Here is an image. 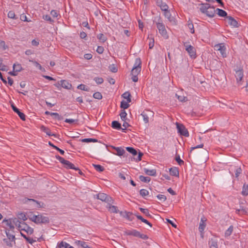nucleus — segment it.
<instances>
[{
  "label": "nucleus",
  "instance_id": "obj_64",
  "mask_svg": "<svg viewBox=\"0 0 248 248\" xmlns=\"http://www.w3.org/2000/svg\"><path fill=\"white\" fill-rule=\"evenodd\" d=\"M104 51V48L102 46H98L96 49V52L99 54H102Z\"/></svg>",
  "mask_w": 248,
  "mask_h": 248
},
{
  "label": "nucleus",
  "instance_id": "obj_37",
  "mask_svg": "<svg viewBox=\"0 0 248 248\" xmlns=\"http://www.w3.org/2000/svg\"><path fill=\"white\" fill-rule=\"evenodd\" d=\"M138 67L141 68V61L140 58H136L133 68H137Z\"/></svg>",
  "mask_w": 248,
  "mask_h": 248
},
{
  "label": "nucleus",
  "instance_id": "obj_20",
  "mask_svg": "<svg viewBox=\"0 0 248 248\" xmlns=\"http://www.w3.org/2000/svg\"><path fill=\"white\" fill-rule=\"evenodd\" d=\"M61 83L62 87L66 89H70L72 86L71 83H70L68 81L65 80H61L60 81Z\"/></svg>",
  "mask_w": 248,
  "mask_h": 248
},
{
  "label": "nucleus",
  "instance_id": "obj_54",
  "mask_svg": "<svg viewBox=\"0 0 248 248\" xmlns=\"http://www.w3.org/2000/svg\"><path fill=\"white\" fill-rule=\"evenodd\" d=\"M148 39H149V48L152 49L154 47V44H155L154 39L153 38L148 37Z\"/></svg>",
  "mask_w": 248,
  "mask_h": 248
},
{
  "label": "nucleus",
  "instance_id": "obj_19",
  "mask_svg": "<svg viewBox=\"0 0 248 248\" xmlns=\"http://www.w3.org/2000/svg\"><path fill=\"white\" fill-rule=\"evenodd\" d=\"M164 15L167 18L170 22L175 23V18L171 16V14L170 10H169V9H167V11H164Z\"/></svg>",
  "mask_w": 248,
  "mask_h": 248
},
{
  "label": "nucleus",
  "instance_id": "obj_25",
  "mask_svg": "<svg viewBox=\"0 0 248 248\" xmlns=\"http://www.w3.org/2000/svg\"><path fill=\"white\" fill-rule=\"evenodd\" d=\"M170 174L172 176H179V170L176 167H173L170 169Z\"/></svg>",
  "mask_w": 248,
  "mask_h": 248
},
{
  "label": "nucleus",
  "instance_id": "obj_46",
  "mask_svg": "<svg viewBox=\"0 0 248 248\" xmlns=\"http://www.w3.org/2000/svg\"><path fill=\"white\" fill-rule=\"evenodd\" d=\"M69 246L66 242L62 241L59 244L58 247L59 248H68Z\"/></svg>",
  "mask_w": 248,
  "mask_h": 248
},
{
  "label": "nucleus",
  "instance_id": "obj_33",
  "mask_svg": "<svg viewBox=\"0 0 248 248\" xmlns=\"http://www.w3.org/2000/svg\"><path fill=\"white\" fill-rule=\"evenodd\" d=\"M233 230V226L231 225L229 227V228L225 231V236L226 237H227L228 236H230Z\"/></svg>",
  "mask_w": 248,
  "mask_h": 248
},
{
  "label": "nucleus",
  "instance_id": "obj_52",
  "mask_svg": "<svg viewBox=\"0 0 248 248\" xmlns=\"http://www.w3.org/2000/svg\"><path fill=\"white\" fill-rule=\"evenodd\" d=\"M93 80L96 82L97 84H101L103 83L104 79L102 78L95 77Z\"/></svg>",
  "mask_w": 248,
  "mask_h": 248
},
{
  "label": "nucleus",
  "instance_id": "obj_30",
  "mask_svg": "<svg viewBox=\"0 0 248 248\" xmlns=\"http://www.w3.org/2000/svg\"><path fill=\"white\" fill-rule=\"evenodd\" d=\"M111 127L114 129L118 130L122 129L121 124L116 121H112L111 123Z\"/></svg>",
  "mask_w": 248,
  "mask_h": 248
},
{
  "label": "nucleus",
  "instance_id": "obj_26",
  "mask_svg": "<svg viewBox=\"0 0 248 248\" xmlns=\"http://www.w3.org/2000/svg\"><path fill=\"white\" fill-rule=\"evenodd\" d=\"M96 197L97 199L105 202L108 197V195L104 193H99L96 195Z\"/></svg>",
  "mask_w": 248,
  "mask_h": 248
},
{
  "label": "nucleus",
  "instance_id": "obj_50",
  "mask_svg": "<svg viewBox=\"0 0 248 248\" xmlns=\"http://www.w3.org/2000/svg\"><path fill=\"white\" fill-rule=\"evenodd\" d=\"M140 194L142 197H144L149 195V191L146 189H142L140 190Z\"/></svg>",
  "mask_w": 248,
  "mask_h": 248
},
{
  "label": "nucleus",
  "instance_id": "obj_15",
  "mask_svg": "<svg viewBox=\"0 0 248 248\" xmlns=\"http://www.w3.org/2000/svg\"><path fill=\"white\" fill-rule=\"evenodd\" d=\"M243 76V71L242 69H239L235 71V77L236 78L237 83H239L242 81Z\"/></svg>",
  "mask_w": 248,
  "mask_h": 248
},
{
  "label": "nucleus",
  "instance_id": "obj_10",
  "mask_svg": "<svg viewBox=\"0 0 248 248\" xmlns=\"http://www.w3.org/2000/svg\"><path fill=\"white\" fill-rule=\"evenodd\" d=\"M225 20L227 21L228 24L232 27H238V23L237 21L232 16H227Z\"/></svg>",
  "mask_w": 248,
  "mask_h": 248
},
{
  "label": "nucleus",
  "instance_id": "obj_8",
  "mask_svg": "<svg viewBox=\"0 0 248 248\" xmlns=\"http://www.w3.org/2000/svg\"><path fill=\"white\" fill-rule=\"evenodd\" d=\"M19 231H24L29 235L32 234L34 232L33 229L30 227L25 222H22V225Z\"/></svg>",
  "mask_w": 248,
  "mask_h": 248
},
{
  "label": "nucleus",
  "instance_id": "obj_6",
  "mask_svg": "<svg viewBox=\"0 0 248 248\" xmlns=\"http://www.w3.org/2000/svg\"><path fill=\"white\" fill-rule=\"evenodd\" d=\"M176 127L178 130V132L181 135L186 137L189 136V133L187 129L185 126L181 124L178 123H176Z\"/></svg>",
  "mask_w": 248,
  "mask_h": 248
},
{
  "label": "nucleus",
  "instance_id": "obj_62",
  "mask_svg": "<svg viewBox=\"0 0 248 248\" xmlns=\"http://www.w3.org/2000/svg\"><path fill=\"white\" fill-rule=\"evenodd\" d=\"M156 197L161 201L165 202L167 200L166 197L164 195L158 194Z\"/></svg>",
  "mask_w": 248,
  "mask_h": 248
},
{
  "label": "nucleus",
  "instance_id": "obj_23",
  "mask_svg": "<svg viewBox=\"0 0 248 248\" xmlns=\"http://www.w3.org/2000/svg\"><path fill=\"white\" fill-rule=\"evenodd\" d=\"M144 171L145 173L148 175L155 176L156 175V171L155 169L149 170L144 168Z\"/></svg>",
  "mask_w": 248,
  "mask_h": 248
},
{
  "label": "nucleus",
  "instance_id": "obj_39",
  "mask_svg": "<svg viewBox=\"0 0 248 248\" xmlns=\"http://www.w3.org/2000/svg\"><path fill=\"white\" fill-rule=\"evenodd\" d=\"M210 248H218L217 242L216 241L212 240L209 242Z\"/></svg>",
  "mask_w": 248,
  "mask_h": 248
},
{
  "label": "nucleus",
  "instance_id": "obj_47",
  "mask_svg": "<svg viewBox=\"0 0 248 248\" xmlns=\"http://www.w3.org/2000/svg\"><path fill=\"white\" fill-rule=\"evenodd\" d=\"M129 107V104L126 101L123 100L121 102L120 107L124 109L127 108Z\"/></svg>",
  "mask_w": 248,
  "mask_h": 248
},
{
  "label": "nucleus",
  "instance_id": "obj_63",
  "mask_svg": "<svg viewBox=\"0 0 248 248\" xmlns=\"http://www.w3.org/2000/svg\"><path fill=\"white\" fill-rule=\"evenodd\" d=\"M105 202L108 203V205L107 206H108L109 204H110L111 203L113 202V200L111 197L108 195V197L106 198V200Z\"/></svg>",
  "mask_w": 248,
  "mask_h": 248
},
{
  "label": "nucleus",
  "instance_id": "obj_2",
  "mask_svg": "<svg viewBox=\"0 0 248 248\" xmlns=\"http://www.w3.org/2000/svg\"><path fill=\"white\" fill-rule=\"evenodd\" d=\"M200 5V10L202 13L205 14L209 17L215 16L216 11L213 6H211L210 4L207 3H201Z\"/></svg>",
  "mask_w": 248,
  "mask_h": 248
},
{
  "label": "nucleus",
  "instance_id": "obj_48",
  "mask_svg": "<svg viewBox=\"0 0 248 248\" xmlns=\"http://www.w3.org/2000/svg\"><path fill=\"white\" fill-rule=\"evenodd\" d=\"M43 18L47 21L49 22L50 23H52L54 22V20H53L51 17L48 15H44L43 16Z\"/></svg>",
  "mask_w": 248,
  "mask_h": 248
},
{
  "label": "nucleus",
  "instance_id": "obj_1",
  "mask_svg": "<svg viewBox=\"0 0 248 248\" xmlns=\"http://www.w3.org/2000/svg\"><path fill=\"white\" fill-rule=\"evenodd\" d=\"M154 22L155 23L159 32L162 37L166 39H168L169 35L166 29L165 26L163 23L161 17L160 16L155 17V19L154 20Z\"/></svg>",
  "mask_w": 248,
  "mask_h": 248
},
{
  "label": "nucleus",
  "instance_id": "obj_16",
  "mask_svg": "<svg viewBox=\"0 0 248 248\" xmlns=\"http://www.w3.org/2000/svg\"><path fill=\"white\" fill-rule=\"evenodd\" d=\"M121 215L129 221H132L134 219L133 214L130 212L125 211L124 212H121Z\"/></svg>",
  "mask_w": 248,
  "mask_h": 248
},
{
  "label": "nucleus",
  "instance_id": "obj_27",
  "mask_svg": "<svg viewBox=\"0 0 248 248\" xmlns=\"http://www.w3.org/2000/svg\"><path fill=\"white\" fill-rule=\"evenodd\" d=\"M5 233L8 239L13 240L14 242L15 241L16 237L15 235L13 234L12 233L10 232V230H8V229L6 228Z\"/></svg>",
  "mask_w": 248,
  "mask_h": 248
},
{
  "label": "nucleus",
  "instance_id": "obj_3",
  "mask_svg": "<svg viewBox=\"0 0 248 248\" xmlns=\"http://www.w3.org/2000/svg\"><path fill=\"white\" fill-rule=\"evenodd\" d=\"M29 219L36 224H47L49 222V218L47 217L44 216L42 215H35L30 213L28 216Z\"/></svg>",
  "mask_w": 248,
  "mask_h": 248
},
{
  "label": "nucleus",
  "instance_id": "obj_22",
  "mask_svg": "<svg viewBox=\"0 0 248 248\" xmlns=\"http://www.w3.org/2000/svg\"><path fill=\"white\" fill-rule=\"evenodd\" d=\"M216 12H217V14L220 17H227V13L221 9L219 8H217L216 9Z\"/></svg>",
  "mask_w": 248,
  "mask_h": 248
},
{
  "label": "nucleus",
  "instance_id": "obj_53",
  "mask_svg": "<svg viewBox=\"0 0 248 248\" xmlns=\"http://www.w3.org/2000/svg\"><path fill=\"white\" fill-rule=\"evenodd\" d=\"M176 96H177V99L180 102H186V101H187V98L186 96H181V95H178L177 94H176Z\"/></svg>",
  "mask_w": 248,
  "mask_h": 248
},
{
  "label": "nucleus",
  "instance_id": "obj_12",
  "mask_svg": "<svg viewBox=\"0 0 248 248\" xmlns=\"http://www.w3.org/2000/svg\"><path fill=\"white\" fill-rule=\"evenodd\" d=\"M156 4L162 11H167V9H169L168 5L163 0H156Z\"/></svg>",
  "mask_w": 248,
  "mask_h": 248
},
{
  "label": "nucleus",
  "instance_id": "obj_28",
  "mask_svg": "<svg viewBox=\"0 0 248 248\" xmlns=\"http://www.w3.org/2000/svg\"><path fill=\"white\" fill-rule=\"evenodd\" d=\"M76 243L78 245L82 247L83 248H92L91 247L88 245V243L84 241H77L76 242Z\"/></svg>",
  "mask_w": 248,
  "mask_h": 248
},
{
  "label": "nucleus",
  "instance_id": "obj_9",
  "mask_svg": "<svg viewBox=\"0 0 248 248\" xmlns=\"http://www.w3.org/2000/svg\"><path fill=\"white\" fill-rule=\"evenodd\" d=\"M215 47L217 48V49L220 51L222 56L223 58H225L227 57V54L226 53V47L224 44H218L215 45Z\"/></svg>",
  "mask_w": 248,
  "mask_h": 248
},
{
  "label": "nucleus",
  "instance_id": "obj_61",
  "mask_svg": "<svg viewBox=\"0 0 248 248\" xmlns=\"http://www.w3.org/2000/svg\"><path fill=\"white\" fill-rule=\"evenodd\" d=\"M30 62H32L34 65L37 67L39 69H40V70H42V69H44L42 66H41V65L40 64H39L38 62H36V61H31L30 60Z\"/></svg>",
  "mask_w": 248,
  "mask_h": 248
},
{
  "label": "nucleus",
  "instance_id": "obj_7",
  "mask_svg": "<svg viewBox=\"0 0 248 248\" xmlns=\"http://www.w3.org/2000/svg\"><path fill=\"white\" fill-rule=\"evenodd\" d=\"M141 68L138 67L137 68H132L131 75L132 76L131 79L133 81L136 82L138 81V75L140 73Z\"/></svg>",
  "mask_w": 248,
  "mask_h": 248
},
{
  "label": "nucleus",
  "instance_id": "obj_21",
  "mask_svg": "<svg viewBox=\"0 0 248 248\" xmlns=\"http://www.w3.org/2000/svg\"><path fill=\"white\" fill-rule=\"evenodd\" d=\"M10 219H11L14 225H15L17 227L18 230H19L22 225V222L20 221L18 218L16 217Z\"/></svg>",
  "mask_w": 248,
  "mask_h": 248
},
{
  "label": "nucleus",
  "instance_id": "obj_60",
  "mask_svg": "<svg viewBox=\"0 0 248 248\" xmlns=\"http://www.w3.org/2000/svg\"><path fill=\"white\" fill-rule=\"evenodd\" d=\"M242 169L240 167L237 168L235 171V176L237 178L239 175L242 173Z\"/></svg>",
  "mask_w": 248,
  "mask_h": 248
},
{
  "label": "nucleus",
  "instance_id": "obj_36",
  "mask_svg": "<svg viewBox=\"0 0 248 248\" xmlns=\"http://www.w3.org/2000/svg\"><path fill=\"white\" fill-rule=\"evenodd\" d=\"M109 210L112 213H117L118 212V207L114 205H111L109 204L108 206H107Z\"/></svg>",
  "mask_w": 248,
  "mask_h": 248
},
{
  "label": "nucleus",
  "instance_id": "obj_58",
  "mask_svg": "<svg viewBox=\"0 0 248 248\" xmlns=\"http://www.w3.org/2000/svg\"><path fill=\"white\" fill-rule=\"evenodd\" d=\"M52 116H54V118L60 121L63 120V117L60 115L58 113L53 112V113H52Z\"/></svg>",
  "mask_w": 248,
  "mask_h": 248
},
{
  "label": "nucleus",
  "instance_id": "obj_51",
  "mask_svg": "<svg viewBox=\"0 0 248 248\" xmlns=\"http://www.w3.org/2000/svg\"><path fill=\"white\" fill-rule=\"evenodd\" d=\"M236 213L237 214H245L247 212L243 207L240 206L239 209H237L236 210Z\"/></svg>",
  "mask_w": 248,
  "mask_h": 248
},
{
  "label": "nucleus",
  "instance_id": "obj_11",
  "mask_svg": "<svg viewBox=\"0 0 248 248\" xmlns=\"http://www.w3.org/2000/svg\"><path fill=\"white\" fill-rule=\"evenodd\" d=\"M2 223L5 224L9 228L8 230H10V231H11L12 233L14 232L15 226L10 218L8 219H3Z\"/></svg>",
  "mask_w": 248,
  "mask_h": 248
},
{
  "label": "nucleus",
  "instance_id": "obj_5",
  "mask_svg": "<svg viewBox=\"0 0 248 248\" xmlns=\"http://www.w3.org/2000/svg\"><path fill=\"white\" fill-rule=\"evenodd\" d=\"M184 46L190 57L192 59H195L197 57L195 48L191 45H188L187 42H184Z\"/></svg>",
  "mask_w": 248,
  "mask_h": 248
},
{
  "label": "nucleus",
  "instance_id": "obj_59",
  "mask_svg": "<svg viewBox=\"0 0 248 248\" xmlns=\"http://www.w3.org/2000/svg\"><path fill=\"white\" fill-rule=\"evenodd\" d=\"M175 160L177 162L179 165H182L184 164V162L183 160L181 159L180 155H176L175 156Z\"/></svg>",
  "mask_w": 248,
  "mask_h": 248
},
{
  "label": "nucleus",
  "instance_id": "obj_31",
  "mask_svg": "<svg viewBox=\"0 0 248 248\" xmlns=\"http://www.w3.org/2000/svg\"><path fill=\"white\" fill-rule=\"evenodd\" d=\"M241 194L243 196H244L248 195V185L247 184L245 183L243 185Z\"/></svg>",
  "mask_w": 248,
  "mask_h": 248
},
{
  "label": "nucleus",
  "instance_id": "obj_43",
  "mask_svg": "<svg viewBox=\"0 0 248 248\" xmlns=\"http://www.w3.org/2000/svg\"><path fill=\"white\" fill-rule=\"evenodd\" d=\"M3 241L7 246H8L9 247H13V244H12V242L13 241H14L13 240H10L8 238H4L3 239Z\"/></svg>",
  "mask_w": 248,
  "mask_h": 248
},
{
  "label": "nucleus",
  "instance_id": "obj_32",
  "mask_svg": "<svg viewBox=\"0 0 248 248\" xmlns=\"http://www.w3.org/2000/svg\"><path fill=\"white\" fill-rule=\"evenodd\" d=\"M187 26L188 28H189V29L190 30V32L192 34L194 33L195 30H194V25L193 24L192 20H191L190 19L188 20V21H187Z\"/></svg>",
  "mask_w": 248,
  "mask_h": 248
},
{
  "label": "nucleus",
  "instance_id": "obj_24",
  "mask_svg": "<svg viewBox=\"0 0 248 248\" xmlns=\"http://www.w3.org/2000/svg\"><path fill=\"white\" fill-rule=\"evenodd\" d=\"M126 234L128 235H132L135 237H139L140 233V232L136 230H132L131 231H128L126 232Z\"/></svg>",
  "mask_w": 248,
  "mask_h": 248
},
{
  "label": "nucleus",
  "instance_id": "obj_57",
  "mask_svg": "<svg viewBox=\"0 0 248 248\" xmlns=\"http://www.w3.org/2000/svg\"><path fill=\"white\" fill-rule=\"evenodd\" d=\"M8 17L12 19H17L16 17L15 12L13 11H10L8 13Z\"/></svg>",
  "mask_w": 248,
  "mask_h": 248
},
{
  "label": "nucleus",
  "instance_id": "obj_13",
  "mask_svg": "<svg viewBox=\"0 0 248 248\" xmlns=\"http://www.w3.org/2000/svg\"><path fill=\"white\" fill-rule=\"evenodd\" d=\"M153 112L149 110H146L143 111L140 115L143 118V121L145 123L147 124L149 123V115H152Z\"/></svg>",
  "mask_w": 248,
  "mask_h": 248
},
{
  "label": "nucleus",
  "instance_id": "obj_55",
  "mask_svg": "<svg viewBox=\"0 0 248 248\" xmlns=\"http://www.w3.org/2000/svg\"><path fill=\"white\" fill-rule=\"evenodd\" d=\"M93 97L95 99H97L98 100L101 99L102 98V95L101 93L99 92H95L93 94Z\"/></svg>",
  "mask_w": 248,
  "mask_h": 248
},
{
  "label": "nucleus",
  "instance_id": "obj_40",
  "mask_svg": "<svg viewBox=\"0 0 248 248\" xmlns=\"http://www.w3.org/2000/svg\"><path fill=\"white\" fill-rule=\"evenodd\" d=\"M140 180L144 183H149L151 181V178L149 177H145L143 175L139 176Z\"/></svg>",
  "mask_w": 248,
  "mask_h": 248
},
{
  "label": "nucleus",
  "instance_id": "obj_41",
  "mask_svg": "<svg viewBox=\"0 0 248 248\" xmlns=\"http://www.w3.org/2000/svg\"><path fill=\"white\" fill-rule=\"evenodd\" d=\"M94 168L98 172H102L104 170V168L100 165L93 164Z\"/></svg>",
  "mask_w": 248,
  "mask_h": 248
},
{
  "label": "nucleus",
  "instance_id": "obj_35",
  "mask_svg": "<svg viewBox=\"0 0 248 248\" xmlns=\"http://www.w3.org/2000/svg\"><path fill=\"white\" fill-rule=\"evenodd\" d=\"M13 70L15 72H20L22 70V66L19 63H14L13 65Z\"/></svg>",
  "mask_w": 248,
  "mask_h": 248
},
{
  "label": "nucleus",
  "instance_id": "obj_38",
  "mask_svg": "<svg viewBox=\"0 0 248 248\" xmlns=\"http://www.w3.org/2000/svg\"><path fill=\"white\" fill-rule=\"evenodd\" d=\"M126 150L134 156L138 154L137 150L132 147H126Z\"/></svg>",
  "mask_w": 248,
  "mask_h": 248
},
{
  "label": "nucleus",
  "instance_id": "obj_18",
  "mask_svg": "<svg viewBox=\"0 0 248 248\" xmlns=\"http://www.w3.org/2000/svg\"><path fill=\"white\" fill-rule=\"evenodd\" d=\"M41 129L44 132L46 133L47 135L49 136H54V137H57V135L56 134H52L50 130L48 128L44 125L41 126Z\"/></svg>",
  "mask_w": 248,
  "mask_h": 248
},
{
  "label": "nucleus",
  "instance_id": "obj_45",
  "mask_svg": "<svg viewBox=\"0 0 248 248\" xmlns=\"http://www.w3.org/2000/svg\"><path fill=\"white\" fill-rule=\"evenodd\" d=\"M81 141L82 142H97L98 140L97 139H95L86 138V139H82L81 140Z\"/></svg>",
  "mask_w": 248,
  "mask_h": 248
},
{
  "label": "nucleus",
  "instance_id": "obj_14",
  "mask_svg": "<svg viewBox=\"0 0 248 248\" xmlns=\"http://www.w3.org/2000/svg\"><path fill=\"white\" fill-rule=\"evenodd\" d=\"M111 148L116 151V153H113V154L117 155H125V154H126L125 150L121 147H115L112 146Z\"/></svg>",
  "mask_w": 248,
  "mask_h": 248
},
{
  "label": "nucleus",
  "instance_id": "obj_17",
  "mask_svg": "<svg viewBox=\"0 0 248 248\" xmlns=\"http://www.w3.org/2000/svg\"><path fill=\"white\" fill-rule=\"evenodd\" d=\"M206 221V219L204 217H202L201 219L199 227V230L201 232H202L204 231V230L206 227V223H205Z\"/></svg>",
  "mask_w": 248,
  "mask_h": 248
},
{
  "label": "nucleus",
  "instance_id": "obj_49",
  "mask_svg": "<svg viewBox=\"0 0 248 248\" xmlns=\"http://www.w3.org/2000/svg\"><path fill=\"white\" fill-rule=\"evenodd\" d=\"M18 218L19 219L22 220V222H24L27 219L26 215L24 213H21L18 214Z\"/></svg>",
  "mask_w": 248,
  "mask_h": 248
},
{
  "label": "nucleus",
  "instance_id": "obj_42",
  "mask_svg": "<svg viewBox=\"0 0 248 248\" xmlns=\"http://www.w3.org/2000/svg\"><path fill=\"white\" fill-rule=\"evenodd\" d=\"M139 210L140 212L145 214L147 217H152V216L150 214L149 211L148 209L140 207L139 208Z\"/></svg>",
  "mask_w": 248,
  "mask_h": 248
},
{
  "label": "nucleus",
  "instance_id": "obj_44",
  "mask_svg": "<svg viewBox=\"0 0 248 248\" xmlns=\"http://www.w3.org/2000/svg\"><path fill=\"white\" fill-rule=\"evenodd\" d=\"M120 117L122 121H125L127 116V113L124 109H122L120 114Z\"/></svg>",
  "mask_w": 248,
  "mask_h": 248
},
{
  "label": "nucleus",
  "instance_id": "obj_34",
  "mask_svg": "<svg viewBox=\"0 0 248 248\" xmlns=\"http://www.w3.org/2000/svg\"><path fill=\"white\" fill-rule=\"evenodd\" d=\"M97 39L102 43L105 42L107 38L103 33H99L97 35Z\"/></svg>",
  "mask_w": 248,
  "mask_h": 248
},
{
  "label": "nucleus",
  "instance_id": "obj_4",
  "mask_svg": "<svg viewBox=\"0 0 248 248\" xmlns=\"http://www.w3.org/2000/svg\"><path fill=\"white\" fill-rule=\"evenodd\" d=\"M55 157L63 165V167L66 169L78 170V168L75 167V165L73 163L64 159L63 157L60 156L58 155H56Z\"/></svg>",
  "mask_w": 248,
  "mask_h": 248
},
{
  "label": "nucleus",
  "instance_id": "obj_29",
  "mask_svg": "<svg viewBox=\"0 0 248 248\" xmlns=\"http://www.w3.org/2000/svg\"><path fill=\"white\" fill-rule=\"evenodd\" d=\"M21 235L30 244H32L33 243L36 242L35 240L30 237L27 236L25 234L20 232Z\"/></svg>",
  "mask_w": 248,
  "mask_h": 248
},
{
  "label": "nucleus",
  "instance_id": "obj_56",
  "mask_svg": "<svg viewBox=\"0 0 248 248\" xmlns=\"http://www.w3.org/2000/svg\"><path fill=\"white\" fill-rule=\"evenodd\" d=\"M77 88L78 89H79V90H81L82 91H89V88L86 87V86L84 84H81L79 85Z\"/></svg>",
  "mask_w": 248,
  "mask_h": 248
}]
</instances>
